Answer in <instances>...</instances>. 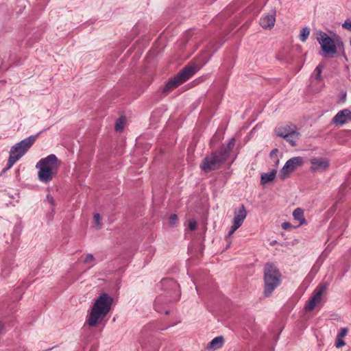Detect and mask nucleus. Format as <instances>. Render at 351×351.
Wrapping results in <instances>:
<instances>
[{
	"mask_svg": "<svg viewBox=\"0 0 351 351\" xmlns=\"http://www.w3.org/2000/svg\"><path fill=\"white\" fill-rule=\"evenodd\" d=\"M112 303V296L106 293H101L95 300L91 310L88 313L84 327L86 325L95 327L101 323L110 311Z\"/></svg>",
	"mask_w": 351,
	"mask_h": 351,
	"instance_id": "nucleus-1",
	"label": "nucleus"
},
{
	"mask_svg": "<svg viewBox=\"0 0 351 351\" xmlns=\"http://www.w3.org/2000/svg\"><path fill=\"white\" fill-rule=\"evenodd\" d=\"M159 287L164 291V296L160 295L156 298L154 303V308L158 313H162L160 304L165 298L166 302H172L180 299V286L176 281L172 278H163L159 283Z\"/></svg>",
	"mask_w": 351,
	"mask_h": 351,
	"instance_id": "nucleus-2",
	"label": "nucleus"
},
{
	"mask_svg": "<svg viewBox=\"0 0 351 351\" xmlns=\"http://www.w3.org/2000/svg\"><path fill=\"white\" fill-rule=\"evenodd\" d=\"M37 136H30L12 146L10 151V156L6 164V167L3 171L5 172L10 169L21 158H22L27 150L32 146Z\"/></svg>",
	"mask_w": 351,
	"mask_h": 351,
	"instance_id": "nucleus-3",
	"label": "nucleus"
},
{
	"mask_svg": "<svg viewBox=\"0 0 351 351\" xmlns=\"http://www.w3.org/2000/svg\"><path fill=\"white\" fill-rule=\"evenodd\" d=\"M281 281V274L278 269L271 263H267L264 267V295L269 297Z\"/></svg>",
	"mask_w": 351,
	"mask_h": 351,
	"instance_id": "nucleus-4",
	"label": "nucleus"
},
{
	"mask_svg": "<svg viewBox=\"0 0 351 351\" xmlns=\"http://www.w3.org/2000/svg\"><path fill=\"white\" fill-rule=\"evenodd\" d=\"M198 71L195 65H188L184 67L176 76L171 78L165 85L162 91L167 94L173 89L190 79Z\"/></svg>",
	"mask_w": 351,
	"mask_h": 351,
	"instance_id": "nucleus-5",
	"label": "nucleus"
},
{
	"mask_svg": "<svg viewBox=\"0 0 351 351\" xmlns=\"http://www.w3.org/2000/svg\"><path fill=\"white\" fill-rule=\"evenodd\" d=\"M227 159L219 150L212 152L202 160L199 167L204 172H210L219 169Z\"/></svg>",
	"mask_w": 351,
	"mask_h": 351,
	"instance_id": "nucleus-6",
	"label": "nucleus"
},
{
	"mask_svg": "<svg viewBox=\"0 0 351 351\" xmlns=\"http://www.w3.org/2000/svg\"><path fill=\"white\" fill-rule=\"evenodd\" d=\"M327 288L328 284L326 282L321 283L315 288L313 296L305 306L307 311H313L316 305L321 302L322 295L326 291Z\"/></svg>",
	"mask_w": 351,
	"mask_h": 351,
	"instance_id": "nucleus-7",
	"label": "nucleus"
},
{
	"mask_svg": "<svg viewBox=\"0 0 351 351\" xmlns=\"http://www.w3.org/2000/svg\"><path fill=\"white\" fill-rule=\"evenodd\" d=\"M317 41L321 45L322 49L324 53L329 55L337 52V46L334 40L326 33L320 32L317 37Z\"/></svg>",
	"mask_w": 351,
	"mask_h": 351,
	"instance_id": "nucleus-8",
	"label": "nucleus"
},
{
	"mask_svg": "<svg viewBox=\"0 0 351 351\" xmlns=\"http://www.w3.org/2000/svg\"><path fill=\"white\" fill-rule=\"evenodd\" d=\"M247 217V211L243 204H241L238 210L234 213V218L232 220V226L229 231L227 238H229L238 228L243 224Z\"/></svg>",
	"mask_w": 351,
	"mask_h": 351,
	"instance_id": "nucleus-9",
	"label": "nucleus"
},
{
	"mask_svg": "<svg viewBox=\"0 0 351 351\" xmlns=\"http://www.w3.org/2000/svg\"><path fill=\"white\" fill-rule=\"evenodd\" d=\"M303 158L300 156L293 157L288 160L280 172V177L282 180H285L291 172H293L298 167L302 165Z\"/></svg>",
	"mask_w": 351,
	"mask_h": 351,
	"instance_id": "nucleus-10",
	"label": "nucleus"
},
{
	"mask_svg": "<svg viewBox=\"0 0 351 351\" xmlns=\"http://www.w3.org/2000/svg\"><path fill=\"white\" fill-rule=\"evenodd\" d=\"M60 165V162L55 154H50L48 156L40 159L36 164V168L43 167L56 173Z\"/></svg>",
	"mask_w": 351,
	"mask_h": 351,
	"instance_id": "nucleus-11",
	"label": "nucleus"
},
{
	"mask_svg": "<svg viewBox=\"0 0 351 351\" xmlns=\"http://www.w3.org/2000/svg\"><path fill=\"white\" fill-rule=\"evenodd\" d=\"M350 115V110L348 109L340 110L332 118V123L335 125L342 126L348 121V120H351Z\"/></svg>",
	"mask_w": 351,
	"mask_h": 351,
	"instance_id": "nucleus-12",
	"label": "nucleus"
},
{
	"mask_svg": "<svg viewBox=\"0 0 351 351\" xmlns=\"http://www.w3.org/2000/svg\"><path fill=\"white\" fill-rule=\"evenodd\" d=\"M311 169L313 171H324L329 166V162L326 158H315L311 160Z\"/></svg>",
	"mask_w": 351,
	"mask_h": 351,
	"instance_id": "nucleus-13",
	"label": "nucleus"
},
{
	"mask_svg": "<svg viewBox=\"0 0 351 351\" xmlns=\"http://www.w3.org/2000/svg\"><path fill=\"white\" fill-rule=\"evenodd\" d=\"M276 11H272L271 13L263 15L259 21L260 25L264 29H271L276 22Z\"/></svg>",
	"mask_w": 351,
	"mask_h": 351,
	"instance_id": "nucleus-14",
	"label": "nucleus"
},
{
	"mask_svg": "<svg viewBox=\"0 0 351 351\" xmlns=\"http://www.w3.org/2000/svg\"><path fill=\"white\" fill-rule=\"evenodd\" d=\"M38 169V177L40 182L43 183H48L52 180L53 176L56 173L49 169H45L43 167H40L37 168Z\"/></svg>",
	"mask_w": 351,
	"mask_h": 351,
	"instance_id": "nucleus-15",
	"label": "nucleus"
},
{
	"mask_svg": "<svg viewBox=\"0 0 351 351\" xmlns=\"http://www.w3.org/2000/svg\"><path fill=\"white\" fill-rule=\"evenodd\" d=\"M300 136V133L297 131H293V132H290L289 134H282L280 133V137L285 139L287 142H289L292 147L296 145V141Z\"/></svg>",
	"mask_w": 351,
	"mask_h": 351,
	"instance_id": "nucleus-16",
	"label": "nucleus"
},
{
	"mask_svg": "<svg viewBox=\"0 0 351 351\" xmlns=\"http://www.w3.org/2000/svg\"><path fill=\"white\" fill-rule=\"evenodd\" d=\"M224 343V338L223 336L215 337L208 345L207 348L211 350H216L221 348Z\"/></svg>",
	"mask_w": 351,
	"mask_h": 351,
	"instance_id": "nucleus-17",
	"label": "nucleus"
},
{
	"mask_svg": "<svg viewBox=\"0 0 351 351\" xmlns=\"http://www.w3.org/2000/svg\"><path fill=\"white\" fill-rule=\"evenodd\" d=\"M235 144L234 138H232L230 139L228 145L226 146L222 145L219 149L225 156L228 158Z\"/></svg>",
	"mask_w": 351,
	"mask_h": 351,
	"instance_id": "nucleus-18",
	"label": "nucleus"
},
{
	"mask_svg": "<svg viewBox=\"0 0 351 351\" xmlns=\"http://www.w3.org/2000/svg\"><path fill=\"white\" fill-rule=\"evenodd\" d=\"M235 144L234 138H232L230 139L228 145L226 146L222 145L219 149L225 156L228 158Z\"/></svg>",
	"mask_w": 351,
	"mask_h": 351,
	"instance_id": "nucleus-19",
	"label": "nucleus"
},
{
	"mask_svg": "<svg viewBox=\"0 0 351 351\" xmlns=\"http://www.w3.org/2000/svg\"><path fill=\"white\" fill-rule=\"evenodd\" d=\"M293 217L295 220L299 222V225H303L306 222L304 217V211L300 208H297L293 210Z\"/></svg>",
	"mask_w": 351,
	"mask_h": 351,
	"instance_id": "nucleus-20",
	"label": "nucleus"
},
{
	"mask_svg": "<svg viewBox=\"0 0 351 351\" xmlns=\"http://www.w3.org/2000/svg\"><path fill=\"white\" fill-rule=\"evenodd\" d=\"M276 171L273 170L270 173H263L261 174V184H265L266 183L272 181L276 176Z\"/></svg>",
	"mask_w": 351,
	"mask_h": 351,
	"instance_id": "nucleus-21",
	"label": "nucleus"
},
{
	"mask_svg": "<svg viewBox=\"0 0 351 351\" xmlns=\"http://www.w3.org/2000/svg\"><path fill=\"white\" fill-rule=\"evenodd\" d=\"M295 131L293 128H291L290 126H283V127H279L276 130V134L278 136L280 137V133L282 134H289L290 132H293Z\"/></svg>",
	"mask_w": 351,
	"mask_h": 351,
	"instance_id": "nucleus-22",
	"label": "nucleus"
},
{
	"mask_svg": "<svg viewBox=\"0 0 351 351\" xmlns=\"http://www.w3.org/2000/svg\"><path fill=\"white\" fill-rule=\"evenodd\" d=\"M310 34V29L307 27L302 28L300 34V39L302 42H305Z\"/></svg>",
	"mask_w": 351,
	"mask_h": 351,
	"instance_id": "nucleus-23",
	"label": "nucleus"
},
{
	"mask_svg": "<svg viewBox=\"0 0 351 351\" xmlns=\"http://www.w3.org/2000/svg\"><path fill=\"white\" fill-rule=\"evenodd\" d=\"M324 66L322 64H319L316 66L315 69V78L316 80H322V71L323 69Z\"/></svg>",
	"mask_w": 351,
	"mask_h": 351,
	"instance_id": "nucleus-24",
	"label": "nucleus"
},
{
	"mask_svg": "<svg viewBox=\"0 0 351 351\" xmlns=\"http://www.w3.org/2000/svg\"><path fill=\"white\" fill-rule=\"evenodd\" d=\"M124 127V121L122 119L117 120L115 123V130L117 132H121Z\"/></svg>",
	"mask_w": 351,
	"mask_h": 351,
	"instance_id": "nucleus-25",
	"label": "nucleus"
},
{
	"mask_svg": "<svg viewBox=\"0 0 351 351\" xmlns=\"http://www.w3.org/2000/svg\"><path fill=\"white\" fill-rule=\"evenodd\" d=\"M95 258L92 254H88L84 261L86 264H91V266L95 265Z\"/></svg>",
	"mask_w": 351,
	"mask_h": 351,
	"instance_id": "nucleus-26",
	"label": "nucleus"
},
{
	"mask_svg": "<svg viewBox=\"0 0 351 351\" xmlns=\"http://www.w3.org/2000/svg\"><path fill=\"white\" fill-rule=\"evenodd\" d=\"M93 219H94V223H95V226L97 227H98V228H101V222H100L101 217H100V215L99 213H95L94 215Z\"/></svg>",
	"mask_w": 351,
	"mask_h": 351,
	"instance_id": "nucleus-27",
	"label": "nucleus"
},
{
	"mask_svg": "<svg viewBox=\"0 0 351 351\" xmlns=\"http://www.w3.org/2000/svg\"><path fill=\"white\" fill-rule=\"evenodd\" d=\"M197 228V221L195 219H191L189 221V228L191 230H195Z\"/></svg>",
	"mask_w": 351,
	"mask_h": 351,
	"instance_id": "nucleus-28",
	"label": "nucleus"
},
{
	"mask_svg": "<svg viewBox=\"0 0 351 351\" xmlns=\"http://www.w3.org/2000/svg\"><path fill=\"white\" fill-rule=\"evenodd\" d=\"M346 345L345 341L343 340V338L337 337L335 341V346L338 348L343 347Z\"/></svg>",
	"mask_w": 351,
	"mask_h": 351,
	"instance_id": "nucleus-29",
	"label": "nucleus"
},
{
	"mask_svg": "<svg viewBox=\"0 0 351 351\" xmlns=\"http://www.w3.org/2000/svg\"><path fill=\"white\" fill-rule=\"evenodd\" d=\"M342 27L346 29L351 30V20H346L342 24Z\"/></svg>",
	"mask_w": 351,
	"mask_h": 351,
	"instance_id": "nucleus-30",
	"label": "nucleus"
},
{
	"mask_svg": "<svg viewBox=\"0 0 351 351\" xmlns=\"http://www.w3.org/2000/svg\"><path fill=\"white\" fill-rule=\"evenodd\" d=\"M348 332V329L346 328H341L340 329V332L337 335V337L343 338L346 335Z\"/></svg>",
	"mask_w": 351,
	"mask_h": 351,
	"instance_id": "nucleus-31",
	"label": "nucleus"
},
{
	"mask_svg": "<svg viewBox=\"0 0 351 351\" xmlns=\"http://www.w3.org/2000/svg\"><path fill=\"white\" fill-rule=\"evenodd\" d=\"M177 221H178L177 215L176 214L171 215V216L169 217V223L171 225H174L176 223Z\"/></svg>",
	"mask_w": 351,
	"mask_h": 351,
	"instance_id": "nucleus-32",
	"label": "nucleus"
},
{
	"mask_svg": "<svg viewBox=\"0 0 351 351\" xmlns=\"http://www.w3.org/2000/svg\"><path fill=\"white\" fill-rule=\"evenodd\" d=\"M10 273V268H7V267H3L1 270V276L3 277V278H6L9 274Z\"/></svg>",
	"mask_w": 351,
	"mask_h": 351,
	"instance_id": "nucleus-33",
	"label": "nucleus"
},
{
	"mask_svg": "<svg viewBox=\"0 0 351 351\" xmlns=\"http://www.w3.org/2000/svg\"><path fill=\"white\" fill-rule=\"evenodd\" d=\"M292 227L291 224L289 222H284L282 223V228L284 230H288Z\"/></svg>",
	"mask_w": 351,
	"mask_h": 351,
	"instance_id": "nucleus-34",
	"label": "nucleus"
},
{
	"mask_svg": "<svg viewBox=\"0 0 351 351\" xmlns=\"http://www.w3.org/2000/svg\"><path fill=\"white\" fill-rule=\"evenodd\" d=\"M277 152H278L277 149H274L273 150H271L270 155L272 156L274 154L276 153Z\"/></svg>",
	"mask_w": 351,
	"mask_h": 351,
	"instance_id": "nucleus-35",
	"label": "nucleus"
},
{
	"mask_svg": "<svg viewBox=\"0 0 351 351\" xmlns=\"http://www.w3.org/2000/svg\"><path fill=\"white\" fill-rule=\"evenodd\" d=\"M169 310H165V313L166 315L169 314Z\"/></svg>",
	"mask_w": 351,
	"mask_h": 351,
	"instance_id": "nucleus-36",
	"label": "nucleus"
},
{
	"mask_svg": "<svg viewBox=\"0 0 351 351\" xmlns=\"http://www.w3.org/2000/svg\"><path fill=\"white\" fill-rule=\"evenodd\" d=\"M50 202L52 204H53V199L52 197L50 199Z\"/></svg>",
	"mask_w": 351,
	"mask_h": 351,
	"instance_id": "nucleus-37",
	"label": "nucleus"
},
{
	"mask_svg": "<svg viewBox=\"0 0 351 351\" xmlns=\"http://www.w3.org/2000/svg\"><path fill=\"white\" fill-rule=\"evenodd\" d=\"M346 97V93H344V95L342 96V98H343V99H345Z\"/></svg>",
	"mask_w": 351,
	"mask_h": 351,
	"instance_id": "nucleus-38",
	"label": "nucleus"
}]
</instances>
